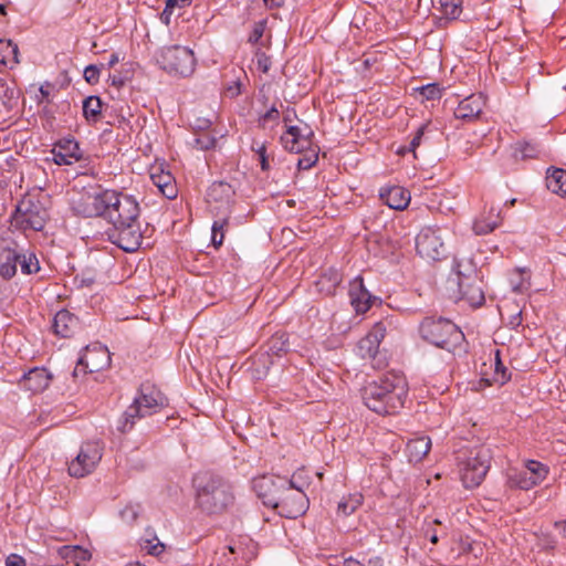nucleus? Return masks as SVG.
I'll return each instance as SVG.
<instances>
[{
    "mask_svg": "<svg viewBox=\"0 0 566 566\" xmlns=\"http://www.w3.org/2000/svg\"><path fill=\"white\" fill-rule=\"evenodd\" d=\"M407 394L406 378L397 373H388L367 382L361 389L366 407L379 415L396 413L403 407Z\"/></svg>",
    "mask_w": 566,
    "mask_h": 566,
    "instance_id": "f257e3e1",
    "label": "nucleus"
},
{
    "mask_svg": "<svg viewBox=\"0 0 566 566\" xmlns=\"http://www.w3.org/2000/svg\"><path fill=\"white\" fill-rule=\"evenodd\" d=\"M193 488L197 506L208 515H220L234 506V486L220 475L208 472L198 474L193 479Z\"/></svg>",
    "mask_w": 566,
    "mask_h": 566,
    "instance_id": "f03ea898",
    "label": "nucleus"
},
{
    "mask_svg": "<svg viewBox=\"0 0 566 566\" xmlns=\"http://www.w3.org/2000/svg\"><path fill=\"white\" fill-rule=\"evenodd\" d=\"M168 405V399L151 384H143L138 396L117 420V430L125 433L133 429L137 419L150 416Z\"/></svg>",
    "mask_w": 566,
    "mask_h": 566,
    "instance_id": "7ed1b4c3",
    "label": "nucleus"
},
{
    "mask_svg": "<svg viewBox=\"0 0 566 566\" xmlns=\"http://www.w3.org/2000/svg\"><path fill=\"white\" fill-rule=\"evenodd\" d=\"M419 333L426 342L448 352H452L463 339V333L459 327L442 317L424 318L420 324Z\"/></svg>",
    "mask_w": 566,
    "mask_h": 566,
    "instance_id": "20e7f679",
    "label": "nucleus"
},
{
    "mask_svg": "<svg viewBox=\"0 0 566 566\" xmlns=\"http://www.w3.org/2000/svg\"><path fill=\"white\" fill-rule=\"evenodd\" d=\"M103 202L105 206L103 216H105L113 226L139 220V203L132 195L115 190H104Z\"/></svg>",
    "mask_w": 566,
    "mask_h": 566,
    "instance_id": "39448f33",
    "label": "nucleus"
},
{
    "mask_svg": "<svg viewBox=\"0 0 566 566\" xmlns=\"http://www.w3.org/2000/svg\"><path fill=\"white\" fill-rule=\"evenodd\" d=\"M491 450L480 447L470 452L461 464V480L467 489L479 486L485 479L491 467Z\"/></svg>",
    "mask_w": 566,
    "mask_h": 566,
    "instance_id": "423d86ee",
    "label": "nucleus"
},
{
    "mask_svg": "<svg viewBox=\"0 0 566 566\" xmlns=\"http://www.w3.org/2000/svg\"><path fill=\"white\" fill-rule=\"evenodd\" d=\"M157 63L169 74L189 76L195 71L193 52L186 46L171 45L160 50Z\"/></svg>",
    "mask_w": 566,
    "mask_h": 566,
    "instance_id": "0eeeda50",
    "label": "nucleus"
},
{
    "mask_svg": "<svg viewBox=\"0 0 566 566\" xmlns=\"http://www.w3.org/2000/svg\"><path fill=\"white\" fill-rule=\"evenodd\" d=\"M48 211L39 201L22 200L11 217V224L27 231H41L46 222Z\"/></svg>",
    "mask_w": 566,
    "mask_h": 566,
    "instance_id": "6e6552de",
    "label": "nucleus"
},
{
    "mask_svg": "<svg viewBox=\"0 0 566 566\" xmlns=\"http://www.w3.org/2000/svg\"><path fill=\"white\" fill-rule=\"evenodd\" d=\"M295 485L285 476L261 475L252 480V489L265 506L275 507L280 503L281 493H286L289 486Z\"/></svg>",
    "mask_w": 566,
    "mask_h": 566,
    "instance_id": "1a4fd4ad",
    "label": "nucleus"
},
{
    "mask_svg": "<svg viewBox=\"0 0 566 566\" xmlns=\"http://www.w3.org/2000/svg\"><path fill=\"white\" fill-rule=\"evenodd\" d=\"M442 229L439 227H424L416 237V249L418 254L429 261H439L446 256Z\"/></svg>",
    "mask_w": 566,
    "mask_h": 566,
    "instance_id": "9d476101",
    "label": "nucleus"
},
{
    "mask_svg": "<svg viewBox=\"0 0 566 566\" xmlns=\"http://www.w3.org/2000/svg\"><path fill=\"white\" fill-rule=\"evenodd\" d=\"M104 446L99 441H87L81 446L77 455L69 463L71 476L83 478L92 473L103 457Z\"/></svg>",
    "mask_w": 566,
    "mask_h": 566,
    "instance_id": "9b49d317",
    "label": "nucleus"
},
{
    "mask_svg": "<svg viewBox=\"0 0 566 566\" xmlns=\"http://www.w3.org/2000/svg\"><path fill=\"white\" fill-rule=\"evenodd\" d=\"M108 239L125 252L137 251L143 242L139 220L114 224L107 232Z\"/></svg>",
    "mask_w": 566,
    "mask_h": 566,
    "instance_id": "f8f14e48",
    "label": "nucleus"
},
{
    "mask_svg": "<svg viewBox=\"0 0 566 566\" xmlns=\"http://www.w3.org/2000/svg\"><path fill=\"white\" fill-rule=\"evenodd\" d=\"M458 286L462 297L471 306H480L484 303L482 281L479 277L473 263H467V272L458 270Z\"/></svg>",
    "mask_w": 566,
    "mask_h": 566,
    "instance_id": "ddd939ff",
    "label": "nucleus"
},
{
    "mask_svg": "<svg viewBox=\"0 0 566 566\" xmlns=\"http://www.w3.org/2000/svg\"><path fill=\"white\" fill-rule=\"evenodd\" d=\"M387 334V325L385 322H377L370 332L361 338L357 344V354L366 359H375L380 343L384 340L385 336Z\"/></svg>",
    "mask_w": 566,
    "mask_h": 566,
    "instance_id": "4468645a",
    "label": "nucleus"
},
{
    "mask_svg": "<svg viewBox=\"0 0 566 566\" xmlns=\"http://www.w3.org/2000/svg\"><path fill=\"white\" fill-rule=\"evenodd\" d=\"M102 200L104 201V191L94 193L86 192L81 195L77 200L73 201L72 209L76 214L84 218L103 216L105 206Z\"/></svg>",
    "mask_w": 566,
    "mask_h": 566,
    "instance_id": "2eb2a0df",
    "label": "nucleus"
},
{
    "mask_svg": "<svg viewBox=\"0 0 566 566\" xmlns=\"http://www.w3.org/2000/svg\"><path fill=\"white\" fill-rule=\"evenodd\" d=\"M306 495L304 492L293 491L291 493H281L280 503L274 510L280 516L286 518H296L306 510Z\"/></svg>",
    "mask_w": 566,
    "mask_h": 566,
    "instance_id": "dca6fc26",
    "label": "nucleus"
},
{
    "mask_svg": "<svg viewBox=\"0 0 566 566\" xmlns=\"http://www.w3.org/2000/svg\"><path fill=\"white\" fill-rule=\"evenodd\" d=\"M53 160L56 165H72L82 159L78 143L73 138L59 140L52 149Z\"/></svg>",
    "mask_w": 566,
    "mask_h": 566,
    "instance_id": "f3484780",
    "label": "nucleus"
},
{
    "mask_svg": "<svg viewBox=\"0 0 566 566\" xmlns=\"http://www.w3.org/2000/svg\"><path fill=\"white\" fill-rule=\"evenodd\" d=\"M111 364V355L106 347L94 345L86 347L85 354L78 358V365H84L88 373H96Z\"/></svg>",
    "mask_w": 566,
    "mask_h": 566,
    "instance_id": "a211bd4d",
    "label": "nucleus"
},
{
    "mask_svg": "<svg viewBox=\"0 0 566 566\" xmlns=\"http://www.w3.org/2000/svg\"><path fill=\"white\" fill-rule=\"evenodd\" d=\"M350 303L358 314L366 313L376 300L365 287L363 277L356 276L349 284Z\"/></svg>",
    "mask_w": 566,
    "mask_h": 566,
    "instance_id": "6ab92c4d",
    "label": "nucleus"
},
{
    "mask_svg": "<svg viewBox=\"0 0 566 566\" xmlns=\"http://www.w3.org/2000/svg\"><path fill=\"white\" fill-rule=\"evenodd\" d=\"M304 132L298 126H289L285 134L281 137L284 148L291 153L298 154L310 145V136L313 132L306 127Z\"/></svg>",
    "mask_w": 566,
    "mask_h": 566,
    "instance_id": "aec40b11",
    "label": "nucleus"
},
{
    "mask_svg": "<svg viewBox=\"0 0 566 566\" xmlns=\"http://www.w3.org/2000/svg\"><path fill=\"white\" fill-rule=\"evenodd\" d=\"M51 379L52 376L48 369L35 367L23 374L19 385L25 390L38 394L49 387Z\"/></svg>",
    "mask_w": 566,
    "mask_h": 566,
    "instance_id": "412c9836",
    "label": "nucleus"
},
{
    "mask_svg": "<svg viewBox=\"0 0 566 566\" xmlns=\"http://www.w3.org/2000/svg\"><path fill=\"white\" fill-rule=\"evenodd\" d=\"M234 196L233 187L226 181L213 182L207 191V201L209 203H220L219 211L230 209V203ZM218 207L214 208V211Z\"/></svg>",
    "mask_w": 566,
    "mask_h": 566,
    "instance_id": "4be33fe9",
    "label": "nucleus"
},
{
    "mask_svg": "<svg viewBox=\"0 0 566 566\" xmlns=\"http://www.w3.org/2000/svg\"><path fill=\"white\" fill-rule=\"evenodd\" d=\"M483 106V96L480 94H472L459 103L454 111V116L458 119L471 120L481 114Z\"/></svg>",
    "mask_w": 566,
    "mask_h": 566,
    "instance_id": "5701e85b",
    "label": "nucleus"
},
{
    "mask_svg": "<svg viewBox=\"0 0 566 566\" xmlns=\"http://www.w3.org/2000/svg\"><path fill=\"white\" fill-rule=\"evenodd\" d=\"M380 199L391 209L403 210L410 202V192L403 187L392 186L380 190Z\"/></svg>",
    "mask_w": 566,
    "mask_h": 566,
    "instance_id": "b1692460",
    "label": "nucleus"
},
{
    "mask_svg": "<svg viewBox=\"0 0 566 566\" xmlns=\"http://www.w3.org/2000/svg\"><path fill=\"white\" fill-rule=\"evenodd\" d=\"M526 472L523 474L526 475L527 473L531 474L530 478L522 476L517 484L523 490H528L532 486L541 483L547 475L548 469L545 464L535 461V460H528L525 464Z\"/></svg>",
    "mask_w": 566,
    "mask_h": 566,
    "instance_id": "393cba45",
    "label": "nucleus"
},
{
    "mask_svg": "<svg viewBox=\"0 0 566 566\" xmlns=\"http://www.w3.org/2000/svg\"><path fill=\"white\" fill-rule=\"evenodd\" d=\"M210 211L216 217L211 227V243L218 249L223 243L224 232L229 227L231 209L214 211V208L211 207Z\"/></svg>",
    "mask_w": 566,
    "mask_h": 566,
    "instance_id": "a878e982",
    "label": "nucleus"
},
{
    "mask_svg": "<svg viewBox=\"0 0 566 566\" xmlns=\"http://www.w3.org/2000/svg\"><path fill=\"white\" fill-rule=\"evenodd\" d=\"M78 325V319L67 310L59 311L53 318L52 328L56 335L70 337Z\"/></svg>",
    "mask_w": 566,
    "mask_h": 566,
    "instance_id": "bb28decb",
    "label": "nucleus"
},
{
    "mask_svg": "<svg viewBox=\"0 0 566 566\" xmlns=\"http://www.w3.org/2000/svg\"><path fill=\"white\" fill-rule=\"evenodd\" d=\"M57 553L62 559H65L67 563H73L75 566H82L92 557L88 549L78 545L62 546L59 548Z\"/></svg>",
    "mask_w": 566,
    "mask_h": 566,
    "instance_id": "cd10ccee",
    "label": "nucleus"
},
{
    "mask_svg": "<svg viewBox=\"0 0 566 566\" xmlns=\"http://www.w3.org/2000/svg\"><path fill=\"white\" fill-rule=\"evenodd\" d=\"M19 252L14 249H3L0 253V275L10 280L17 273Z\"/></svg>",
    "mask_w": 566,
    "mask_h": 566,
    "instance_id": "c85d7f7f",
    "label": "nucleus"
},
{
    "mask_svg": "<svg viewBox=\"0 0 566 566\" xmlns=\"http://www.w3.org/2000/svg\"><path fill=\"white\" fill-rule=\"evenodd\" d=\"M500 223V212H495V209L491 208L488 216H482L474 221L473 231L476 235H485L497 228Z\"/></svg>",
    "mask_w": 566,
    "mask_h": 566,
    "instance_id": "c756f323",
    "label": "nucleus"
},
{
    "mask_svg": "<svg viewBox=\"0 0 566 566\" xmlns=\"http://www.w3.org/2000/svg\"><path fill=\"white\" fill-rule=\"evenodd\" d=\"M431 448V440L428 437H418L407 443V454L410 461L418 462L428 454Z\"/></svg>",
    "mask_w": 566,
    "mask_h": 566,
    "instance_id": "7c9ffc66",
    "label": "nucleus"
},
{
    "mask_svg": "<svg viewBox=\"0 0 566 566\" xmlns=\"http://www.w3.org/2000/svg\"><path fill=\"white\" fill-rule=\"evenodd\" d=\"M19 63V48L11 40H0V64L14 67Z\"/></svg>",
    "mask_w": 566,
    "mask_h": 566,
    "instance_id": "2f4dec72",
    "label": "nucleus"
},
{
    "mask_svg": "<svg viewBox=\"0 0 566 566\" xmlns=\"http://www.w3.org/2000/svg\"><path fill=\"white\" fill-rule=\"evenodd\" d=\"M364 496L360 493H353L343 496L337 504L336 516L346 517L354 513L363 504Z\"/></svg>",
    "mask_w": 566,
    "mask_h": 566,
    "instance_id": "473e14b6",
    "label": "nucleus"
},
{
    "mask_svg": "<svg viewBox=\"0 0 566 566\" xmlns=\"http://www.w3.org/2000/svg\"><path fill=\"white\" fill-rule=\"evenodd\" d=\"M154 185L159 191L168 199H174L177 196V189L172 184V176L169 172L151 174L150 176Z\"/></svg>",
    "mask_w": 566,
    "mask_h": 566,
    "instance_id": "72a5a7b5",
    "label": "nucleus"
},
{
    "mask_svg": "<svg viewBox=\"0 0 566 566\" xmlns=\"http://www.w3.org/2000/svg\"><path fill=\"white\" fill-rule=\"evenodd\" d=\"M546 187L554 193L566 196V170L556 168L546 177Z\"/></svg>",
    "mask_w": 566,
    "mask_h": 566,
    "instance_id": "f704fd0d",
    "label": "nucleus"
},
{
    "mask_svg": "<svg viewBox=\"0 0 566 566\" xmlns=\"http://www.w3.org/2000/svg\"><path fill=\"white\" fill-rule=\"evenodd\" d=\"M139 546L146 554L155 557H160L167 548V545L157 537L156 533H149V536L142 537L139 539Z\"/></svg>",
    "mask_w": 566,
    "mask_h": 566,
    "instance_id": "c9c22d12",
    "label": "nucleus"
},
{
    "mask_svg": "<svg viewBox=\"0 0 566 566\" xmlns=\"http://www.w3.org/2000/svg\"><path fill=\"white\" fill-rule=\"evenodd\" d=\"M102 112V101L98 96H88L83 101V114L86 119L96 122Z\"/></svg>",
    "mask_w": 566,
    "mask_h": 566,
    "instance_id": "e433bc0d",
    "label": "nucleus"
},
{
    "mask_svg": "<svg viewBox=\"0 0 566 566\" xmlns=\"http://www.w3.org/2000/svg\"><path fill=\"white\" fill-rule=\"evenodd\" d=\"M440 11L443 18L454 20L462 12V0H439Z\"/></svg>",
    "mask_w": 566,
    "mask_h": 566,
    "instance_id": "4c0bfd02",
    "label": "nucleus"
},
{
    "mask_svg": "<svg viewBox=\"0 0 566 566\" xmlns=\"http://www.w3.org/2000/svg\"><path fill=\"white\" fill-rule=\"evenodd\" d=\"M538 154L537 145L530 142H517L514 145L513 156L516 159L535 158Z\"/></svg>",
    "mask_w": 566,
    "mask_h": 566,
    "instance_id": "58836bf2",
    "label": "nucleus"
},
{
    "mask_svg": "<svg viewBox=\"0 0 566 566\" xmlns=\"http://www.w3.org/2000/svg\"><path fill=\"white\" fill-rule=\"evenodd\" d=\"M494 374L492 378V382L504 385L511 379V373L507 370V368L503 365L501 357H500V350L496 349L494 354Z\"/></svg>",
    "mask_w": 566,
    "mask_h": 566,
    "instance_id": "ea45409f",
    "label": "nucleus"
},
{
    "mask_svg": "<svg viewBox=\"0 0 566 566\" xmlns=\"http://www.w3.org/2000/svg\"><path fill=\"white\" fill-rule=\"evenodd\" d=\"M18 264L20 265L23 274L36 273L40 270L39 261L32 253L29 255L19 253Z\"/></svg>",
    "mask_w": 566,
    "mask_h": 566,
    "instance_id": "a19ab883",
    "label": "nucleus"
},
{
    "mask_svg": "<svg viewBox=\"0 0 566 566\" xmlns=\"http://www.w3.org/2000/svg\"><path fill=\"white\" fill-rule=\"evenodd\" d=\"M525 272L524 270L517 269L511 280L510 284L512 286L513 292L515 293H523L530 287V276H524Z\"/></svg>",
    "mask_w": 566,
    "mask_h": 566,
    "instance_id": "79ce46f5",
    "label": "nucleus"
},
{
    "mask_svg": "<svg viewBox=\"0 0 566 566\" xmlns=\"http://www.w3.org/2000/svg\"><path fill=\"white\" fill-rule=\"evenodd\" d=\"M419 94L427 101L439 99L442 95V88L437 83H430L419 88Z\"/></svg>",
    "mask_w": 566,
    "mask_h": 566,
    "instance_id": "37998d69",
    "label": "nucleus"
},
{
    "mask_svg": "<svg viewBox=\"0 0 566 566\" xmlns=\"http://www.w3.org/2000/svg\"><path fill=\"white\" fill-rule=\"evenodd\" d=\"M140 506L138 504L126 505L120 512V518L127 526H133V522L139 516Z\"/></svg>",
    "mask_w": 566,
    "mask_h": 566,
    "instance_id": "c03bdc74",
    "label": "nucleus"
},
{
    "mask_svg": "<svg viewBox=\"0 0 566 566\" xmlns=\"http://www.w3.org/2000/svg\"><path fill=\"white\" fill-rule=\"evenodd\" d=\"M252 150L255 151V154L258 155L259 157V161H260V165H261V169L263 171H266L270 169V164H269V160H268V156H266V147H265V144H258V143H254L252 145Z\"/></svg>",
    "mask_w": 566,
    "mask_h": 566,
    "instance_id": "a18cd8bd",
    "label": "nucleus"
},
{
    "mask_svg": "<svg viewBox=\"0 0 566 566\" xmlns=\"http://www.w3.org/2000/svg\"><path fill=\"white\" fill-rule=\"evenodd\" d=\"M280 112L275 106H272L268 112L259 117V126L265 128L268 122L277 123Z\"/></svg>",
    "mask_w": 566,
    "mask_h": 566,
    "instance_id": "49530a36",
    "label": "nucleus"
},
{
    "mask_svg": "<svg viewBox=\"0 0 566 566\" xmlns=\"http://www.w3.org/2000/svg\"><path fill=\"white\" fill-rule=\"evenodd\" d=\"M101 69L97 65L90 64L84 70V78L88 84H96L99 80Z\"/></svg>",
    "mask_w": 566,
    "mask_h": 566,
    "instance_id": "de8ad7c7",
    "label": "nucleus"
},
{
    "mask_svg": "<svg viewBox=\"0 0 566 566\" xmlns=\"http://www.w3.org/2000/svg\"><path fill=\"white\" fill-rule=\"evenodd\" d=\"M255 63L258 69L263 73H268L272 64L270 56L260 50L255 52Z\"/></svg>",
    "mask_w": 566,
    "mask_h": 566,
    "instance_id": "09e8293b",
    "label": "nucleus"
},
{
    "mask_svg": "<svg viewBox=\"0 0 566 566\" xmlns=\"http://www.w3.org/2000/svg\"><path fill=\"white\" fill-rule=\"evenodd\" d=\"M317 160H318V155L316 153H313L311 155H306L304 157L298 158L297 167H298V169L306 170V169H310L313 166H315Z\"/></svg>",
    "mask_w": 566,
    "mask_h": 566,
    "instance_id": "8fccbe9b",
    "label": "nucleus"
},
{
    "mask_svg": "<svg viewBox=\"0 0 566 566\" xmlns=\"http://www.w3.org/2000/svg\"><path fill=\"white\" fill-rule=\"evenodd\" d=\"M252 542L250 536L248 534H240L238 536V542L231 543L228 547L231 553H238L239 551H242V546L249 547V544Z\"/></svg>",
    "mask_w": 566,
    "mask_h": 566,
    "instance_id": "3c124183",
    "label": "nucleus"
},
{
    "mask_svg": "<svg viewBox=\"0 0 566 566\" xmlns=\"http://www.w3.org/2000/svg\"><path fill=\"white\" fill-rule=\"evenodd\" d=\"M471 549V542L468 538H463L462 536L459 537L458 542H454L453 546L451 547V552L461 555Z\"/></svg>",
    "mask_w": 566,
    "mask_h": 566,
    "instance_id": "603ef678",
    "label": "nucleus"
},
{
    "mask_svg": "<svg viewBox=\"0 0 566 566\" xmlns=\"http://www.w3.org/2000/svg\"><path fill=\"white\" fill-rule=\"evenodd\" d=\"M264 29L265 23L263 21L255 23L251 34L249 35V42L252 44L258 43L259 40L263 36Z\"/></svg>",
    "mask_w": 566,
    "mask_h": 566,
    "instance_id": "864d4df0",
    "label": "nucleus"
},
{
    "mask_svg": "<svg viewBox=\"0 0 566 566\" xmlns=\"http://www.w3.org/2000/svg\"><path fill=\"white\" fill-rule=\"evenodd\" d=\"M424 129H426L424 125L420 126L418 128L416 135L413 136V138L410 142L409 150L412 151L413 154L416 153V149L419 147V145L421 143V139H422L423 134H424Z\"/></svg>",
    "mask_w": 566,
    "mask_h": 566,
    "instance_id": "5fc2aeb1",
    "label": "nucleus"
},
{
    "mask_svg": "<svg viewBox=\"0 0 566 566\" xmlns=\"http://www.w3.org/2000/svg\"><path fill=\"white\" fill-rule=\"evenodd\" d=\"M241 82L235 81L227 86L226 93L230 98H234L241 94Z\"/></svg>",
    "mask_w": 566,
    "mask_h": 566,
    "instance_id": "6e6d98bb",
    "label": "nucleus"
},
{
    "mask_svg": "<svg viewBox=\"0 0 566 566\" xmlns=\"http://www.w3.org/2000/svg\"><path fill=\"white\" fill-rule=\"evenodd\" d=\"M289 481H293L295 485L289 486V489L286 490V493H291L293 491L304 492V486L306 485V483L305 482L298 483L297 474H293Z\"/></svg>",
    "mask_w": 566,
    "mask_h": 566,
    "instance_id": "4d7b16f0",
    "label": "nucleus"
},
{
    "mask_svg": "<svg viewBox=\"0 0 566 566\" xmlns=\"http://www.w3.org/2000/svg\"><path fill=\"white\" fill-rule=\"evenodd\" d=\"M166 3L169 8L176 9V8H186L191 4V0H167Z\"/></svg>",
    "mask_w": 566,
    "mask_h": 566,
    "instance_id": "13d9d810",
    "label": "nucleus"
},
{
    "mask_svg": "<svg viewBox=\"0 0 566 566\" xmlns=\"http://www.w3.org/2000/svg\"><path fill=\"white\" fill-rule=\"evenodd\" d=\"M174 10L175 9L169 8L168 4L166 3L165 9H164V11L160 14V21L163 23H165L166 25L170 24V18H171V15L174 13Z\"/></svg>",
    "mask_w": 566,
    "mask_h": 566,
    "instance_id": "bf43d9fd",
    "label": "nucleus"
},
{
    "mask_svg": "<svg viewBox=\"0 0 566 566\" xmlns=\"http://www.w3.org/2000/svg\"><path fill=\"white\" fill-rule=\"evenodd\" d=\"M282 337L281 336L280 338H273L272 339V345H271V349H276L277 352H281V350H287V347L285 345V342L282 340Z\"/></svg>",
    "mask_w": 566,
    "mask_h": 566,
    "instance_id": "052dcab7",
    "label": "nucleus"
},
{
    "mask_svg": "<svg viewBox=\"0 0 566 566\" xmlns=\"http://www.w3.org/2000/svg\"><path fill=\"white\" fill-rule=\"evenodd\" d=\"M467 263H472L471 260H454L453 270L458 274V270L467 272Z\"/></svg>",
    "mask_w": 566,
    "mask_h": 566,
    "instance_id": "680f3d73",
    "label": "nucleus"
},
{
    "mask_svg": "<svg viewBox=\"0 0 566 566\" xmlns=\"http://www.w3.org/2000/svg\"><path fill=\"white\" fill-rule=\"evenodd\" d=\"M108 80L112 85L117 86V87H119L124 84V81L120 78V76L115 75V74L109 75Z\"/></svg>",
    "mask_w": 566,
    "mask_h": 566,
    "instance_id": "e2e57ef3",
    "label": "nucleus"
},
{
    "mask_svg": "<svg viewBox=\"0 0 566 566\" xmlns=\"http://www.w3.org/2000/svg\"><path fill=\"white\" fill-rule=\"evenodd\" d=\"M119 61V56L117 53H113L111 56H109V60H108V63H107V66L108 67H113L115 64H117Z\"/></svg>",
    "mask_w": 566,
    "mask_h": 566,
    "instance_id": "0e129e2a",
    "label": "nucleus"
},
{
    "mask_svg": "<svg viewBox=\"0 0 566 566\" xmlns=\"http://www.w3.org/2000/svg\"><path fill=\"white\" fill-rule=\"evenodd\" d=\"M345 566H364L360 562L356 560L353 557L345 559Z\"/></svg>",
    "mask_w": 566,
    "mask_h": 566,
    "instance_id": "69168bd1",
    "label": "nucleus"
},
{
    "mask_svg": "<svg viewBox=\"0 0 566 566\" xmlns=\"http://www.w3.org/2000/svg\"><path fill=\"white\" fill-rule=\"evenodd\" d=\"M7 566H25V564L22 558H18V560L8 559Z\"/></svg>",
    "mask_w": 566,
    "mask_h": 566,
    "instance_id": "338daca9",
    "label": "nucleus"
},
{
    "mask_svg": "<svg viewBox=\"0 0 566 566\" xmlns=\"http://www.w3.org/2000/svg\"><path fill=\"white\" fill-rule=\"evenodd\" d=\"M285 0H264L265 4L269 7H280L284 3Z\"/></svg>",
    "mask_w": 566,
    "mask_h": 566,
    "instance_id": "774afa93",
    "label": "nucleus"
}]
</instances>
